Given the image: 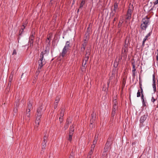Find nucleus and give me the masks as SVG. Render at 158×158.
<instances>
[{"mask_svg": "<svg viewBox=\"0 0 158 158\" xmlns=\"http://www.w3.org/2000/svg\"><path fill=\"white\" fill-rule=\"evenodd\" d=\"M43 108V106L41 105L38 108L37 111L36 113V115L37 116L35 122V130H37V128L39 125L40 118L43 113L42 110Z\"/></svg>", "mask_w": 158, "mask_h": 158, "instance_id": "f257e3e1", "label": "nucleus"}, {"mask_svg": "<svg viewBox=\"0 0 158 158\" xmlns=\"http://www.w3.org/2000/svg\"><path fill=\"white\" fill-rule=\"evenodd\" d=\"M149 23V18L146 16L142 19L140 27L142 30H146Z\"/></svg>", "mask_w": 158, "mask_h": 158, "instance_id": "f03ea898", "label": "nucleus"}, {"mask_svg": "<svg viewBox=\"0 0 158 158\" xmlns=\"http://www.w3.org/2000/svg\"><path fill=\"white\" fill-rule=\"evenodd\" d=\"M46 51L45 50V53H44L43 52H41L40 56V59L38 61L39 66L38 69H41L44 65L45 64V59H44V55L45 54Z\"/></svg>", "mask_w": 158, "mask_h": 158, "instance_id": "7ed1b4c3", "label": "nucleus"}, {"mask_svg": "<svg viewBox=\"0 0 158 158\" xmlns=\"http://www.w3.org/2000/svg\"><path fill=\"white\" fill-rule=\"evenodd\" d=\"M48 136V133L47 132H46L43 138L44 139L43 143V145L42 147V151H44V150L45 147L46 146V143L47 142V139Z\"/></svg>", "mask_w": 158, "mask_h": 158, "instance_id": "20e7f679", "label": "nucleus"}, {"mask_svg": "<svg viewBox=\"0 0 158 158\" xmlns=\"http://www.w3.org/2000/svg\"><path fill=\"white\" fill-rule=\"evenodd\" d=\"M131 6L132 7L131 8H129L128 10L126 18V19L127 20H130L131 19V14L132 13V10H133L132 5H131ZM129 8H130V7H129Z\"/></svg>", "mask_w": 158, "mask_h": 158, "instance_id": "39448f33", "label": "nucleus"}, {"mask_svg": "<svg viewBox=\"0 0 158 158\" xmlns=\"http://www.w3.org/2000/svg\"><path fill=\"white\" fill-rule=\"evenodd\" d=\"M117 106L116 103H115L113 106L112 111V112L111 118H113L117 111Z\"/></svg>", "mask_w": 158, "mask_h": 158, "instance_id": "423d86ee", "label": "nucleus"}, {"mask_svg": "<svg viewBox=\"0 0 158 158\" xmlns=\"http://www.w3.org/2000/svg\"><path fill=\"white\" fill-rule=\"evenodd\" d=\"M128 45L124 44L122 48V52L123 54H124V55L127 56V53L128 51Z\"/></svg>", "mask_w": 158, "mask_h": 158, "instance_id": "0eeeda50", "label": "nucleus"}, {"mask_svg": "<svg viewBox=\"0 0 158 158\" xmlns=\"http://www.w3.org/2000/svg\"><path fill=\"white\" fill-rule=\"evenodd\" d=\"M111 141L112 140L111 139V138H109L107 139V142L106 143L105 146L106 147H107L110 149L112 143Z\"/></svg>", "mask_w": 158, "mask_h": 158, "instance_id": "6e6552de", "label": "nucleus"}, {"mask_svg": "<svg viewBox=\"0 0 158 158\" xmlns=\"http://www.w3.org/2000/svg\"><path fill=\"white\" fill-rule=\"evenodd\" d=\"M69 49L64 48L62 52L60 54V56H62L63 57L65 56Z\"/></svg>", "mask_w": 158, "mask_h": 158, "instance_id": "1a4fd4ad", "label": "nucleus"}, {"mask_svg": "<svg viewBox=\"0 0 158 158\" xmlns=\"http://www.w3.org/2000/svg\"><path fill=\"white\" fill-rule=\"evenodd\" d=\"M151 101L152 102V103L153 104L154 106H157V107H158V101H156V99L154 98V97L152 96V98Z\"/></svg>", "mask_w": 158, "mask_h": 158, "instance_id": "9d476101", "label": "nucleus"}, {"mask_svg": "<svg viewBox=\"0 0 158 158\" xmlns=\"http://www.w3.org/2000/svg\"><path fill=\"white\" fill-rule=\"evenodd\" d=\"M148 117L147 115L144 114L141 117L140 122L141 123H143Z\"/></svg>", "mask_w": 158, "mask_h": 158, "instance_id": "9b49d317", "label": "nucleus"}, {"mask_svg": "<svg viewBox=\"0 0 158 158\" xmlns=\"http://www.w3.org/2000/svg\"><path fill=\"white\" fill-rule=\"evenodd\" d=\"M151 34V33L150 32L148 34H147V35L143 39L142 44V46L143 47L144 46L145 42L147 40L148 37L150 36Z\"/></svg>", "mask_w": 158, "mask_h": 158, "instance_id": "f8f14e48", "label": "nucleus"}, {"mask_svg": "<svg viewBox=\"0 0 158 158\" xmlns=\"http://www.w3.org/2000/svg\"><path fill=\"white\" fill-rule=\"evenodd\" d=\"M118 8V3L116 2L115 3L114 6V9H113V11L114 12V13H113V16L114 14L116 12H117V10Z\"/></svg>", "mask_w": 158, "mask_h": 158, "instance_id": "ddd939ff", "label": "nucleus"}, {"mask_svg": "<svg viewBox=\"0 0 158 158\" xmlns=\"http://www.w3.org/2000/svg\"><path fill=\"white\" fill-rule=\"evenodd\" d=\"M91 118L90 119L91 122L94 121L96 118V114L94 113V112L91 115Z\"/></svg>", "mask_w": 158, "mask_h": 158, "instance_id": "4468645a", "label": "nucleus"}, {"mask_svg": "<svg viewBox=\"0 0 158 158\" xmlns=\"http://www.w3.org/2000/svg\"><path fill=\"white\" fill-rule=\"evenodd\" d=\"M86 42H84V43L81 45V51H82V52H84V51L85 49V48L86 46Z\"/></svg>", "mask_w": 158, "mask_h": 158, "instance_id": "2eb2a0df", "label": "nucleus"}, {"mask_svg": "<svg viewBox=\"0 0 158 158\" xmlns=\"http://www.w3.org/2000/svg\"><path fill=\"white\" fill-rule=\"evenodd\" d=\"M90 54V51H89V48H87L86 52V54L85 55V57H88V58H89V56Z\"/></svg>", "mask_w": 158, "mask_h": 158, "instance_id": "dca6fc26", "label": "nucleus"}, {"mask_svg": "<svg viewBox=\"0 0 158 158\" xmlns=\"http://www.w3.org/2000/svg\"><path fill=\"white\" fill-rule=\"evenodd\" d=\"M70 42L69 41H67L66 42L64 48L68 49L69 50V48H70Z\"/></svg>", "mask_w": 158, "mask_h": 158, "instance_id": "f3484780", "label": "nucleus"}, {"mask_svg": "<svg viewBox=\"0 0 158 158\" xmlns=\"http://www.w3.org/2000/svg\"><path fill=\"white\" fill-rule=\"evenodd\" d=\"M88 59L89 58L88 57H85L84 59L82 62V65L84 67H85V66L86 64V62L88 60Z\"/></svg>", "mask_w": 158, "mask_h": 158, "instance_id": "a211bd4d", "label": "nucleus"}, {"mask_svg": "<svg viewBox=\"0 0 158 158\" xmlns=\"http://www.w3.org/2000/svg\"><path fill=\"white\" fill-rule=\"evenodd\" d=\"M64 110L63 109L61 110L60 114V117L59 118V119H60L62 117H63L64 115Z\"/></svg>", "mask_w": 158, "mask_h": 158, "instance_id": "6ab92c4d", "label": "nucleus"}, {"mask_svg": "<svg viewBox=\"0 0 158 158\" xmlns=\"http://www.w3.org/2000/svg\"><path fill=\"white\" fill-rule=\"evenodd\" d=\"M85 0H82L80 6V8H82L85 3Z\"/></svg>", "mask_w": 158, "mask_h": 158, "instance_id": "aec40b11", "label": "nucleus"}, {"mask_svg": "<svg viewBox=\"0 0 158 158\" xmlns=\"http://www.w3.org/2000/svg\"><path fill=\"white\" fill-rule=\"evenodd\" d=\"M26 115L28 118H29L30 116V110H27Z\"/></svg>", "mask_w": 158, "mask_h": 158, "instance_id": "412c9836", "label": "nucleus"}, {"mask_svg": "<svg viewBox=\"0 0 158 158\" xmlns=\"http://www.w3.org/2000/svg\"><path fill=\"white\" fill-rule=\"evenodd\" d=\"M74 130V127L73 126H71L70 128V131L69 133H72L73 134V132Z\"/></svg>", "mask_w": 158, "mask_h": 158, "instance_id": "4be33fe9", "label": "nucleus"}, {"mask_svg": "<svg viewBox=\"0 0 158 158\" xmlns=\"http://www.w3.org/2000/svg\"><path fill=\"white\" fill-rule=\"evenodd\" d=\"M32 107V104L30 102H29V103L28 104V106H27V108L28 109L27 110H30L31 109Z\"/></svg>", "mask_w": 158, "mask_h": 158, "instance_id": "5701e85b", "label": "nucleus"}, {"mask_svg": "<svg viewBox=\"0 0 158 158\" xmlns=\"http://www.w3.org/2000/svg\"><path fill=\"white\" fill-rule=\"evenodd\" d=\"M73 135V133H69V137L68 140L70 141H71L72 140V136Z\"/></svg>", "mask_w": 158, "mask_h": 158, "instance_id": "b1692460", "label": "nucleus"}, {"mask_svg": "<svg viewBox=\"0 0 158 158\" xmlns=\"http://www.w3.org/2000/svg\"><path fill=\"white\" fill-rule=\"evenodd\" d=\"M129 38L128 37H127L125 39L124 44L128 45V44L129 43Z\"/></svg>", "mask_w": 158, "mask_h": 158, "instance_id": "393cba45", "label": "nucleus"}, {"mask_svg": "<svg viewBox=\"0 0 158 158\" xmlns=\"http://www.w3.org/2000/svg\"><path fill=\"white\" fill-rule=\"evenodd\" d=\"M152 87L153 89V91L154 92H156V85L155 83H153L152 84Z\"/></svg>", "mask_w": 158, "mask_h": 158, "instance_id": "a878e982", "label": "nucleus"}, {"mask_svg": "<svg viewBox=\"0 0 158 158\" xmlns=\"http://www.w3.org/2000/svg\"><path fill=\"white\" fill-rule=\"evenodd\" d=\"M132 65L133 69L132 70V72H135L136 71V69L135 68V65L133 63H132Z\"/></svg>", "mask_w": 158, "mask_h": 158, "instance_id": "bb28decb", "label": "nucleus"}, {"mask_svg": "<svg viewBox=\"0 0 158 158\" xmlns=\"http://www.w3.org/2000/svg\"><path fill=\"white\" fill-rule=\"evenodd\" d=\"M109 149L107 147H106L105 146L104 148V151L103 153V154L105 155V153L108 151Z\"/></svg>", "mask_w": 158, "mask_h": 158, "instance_id": "cd10ccee", "label": "nucleus"}, {"mask_svg": "<svg viewBox=\"0 0 158 158\" xmlns=\"http://www.w3.org/2000/svg\"><path fill=\"white\" fill-rule=\"evenodd\" d=\"M98 135H99L98 133L97 132L95 135L94 140H97L98 139Z\"/></svg>", "mask_w": 158, "mask_h": 158, "instance_id": "c85d7f7f", "label": "nucleus"}, {"mask_svg": "<svg viewBox=\"0 0 158 158\" xmlns=\"http://www.w3.org/2000/svg\"><path fill=\"white\" fill-rule=\"evenodd\" d=\"M141 92L140 91L139 89L138 91L137 94V97H139L141 96Z\"/></svg>", "mask_w": 158, "mask_h": 158, "instance_id": "c756f323", "label": "nucleus"}, {"mask_svg": "<svg viewBox=\"0 0 158 158\" xmlns=\"http://www.w3.org/2000/svg\"><path fill=\"white\" fill-rule=\"evenodd\" d=\"M118 62L117 61H115L114 62V67L116 68L118 66Z\"/></svg>", "mask_w": 158, "mask_h": 158, "instance_id": "7c9ffc66", "label": "nucleus"}, {"mask_svg": "<svg viewBox=\"0 0 158 158\" xmlns=\"http://www.w3.org/2000/svg\"><path fill=\"white\" fill-rule=\"evenodd\" d=\"M11 77V76H10V79L9 81V83L8 84V87H10V86L11 85V81L12 79H10ZM12 76H11V79H12Z\"/></svg>", "mask_w": 158, "mask_h": 158, "instance_id": "2f4dec72", "label": "nucleus"}, {"mask_svg": "<svg viewBox=\"0 0 158 158\" xmlns=\"http://www.w3.org/2000/svg\"><path fill=\"white\" fill-rule=\"evenodd\" d=\"M16 108H14V111L15 113H17V107H18V105L17 103H16Z\"/></svg>", "mask_w": 158, "mask_h": 158, "instance_id": "473e14b6", "label": "nucleus"}, {"mask_svg": "<svg viewBox=\"0 0 158 158\" xmlns=\"http://www.w3.org/2000/svg\"><path fill=\"white\" fill-rule=\"evenodd\" d=\"M34 39V36L33 35H31L29 37V40L33 41Z\"/></svg>", "mask_w": 158, "mask_h": 158, "instance_id": "72a5a7b5", "label": "nucleus"}, {"mask_svg": "<svg viewBox=\"0 0 158 158\" xmlns=\"http://www.w3.org/2000/svg\"><path fill=\"white\" fill-rule=\"evenodd\" d=\"M23 31H21V30H20L19 32V37L18 38V39H19L20 38V36H21V35L23 33Z\"/></svg>", "mask_w": 158, "mask_h": 158, "instance_id": "f704fd0d", "label": "nucleus"}, {"mask_svg": "<svg viewBox=\"0 0 158 158\" xmlns=\"http://www.w3.org/2000/svg\"><path fill=\"white\" fill-rule=\"evenodd\" d=\"M51 37L50 36H49V37H48L47 38V40H48V44L49 45L50 44V40H51Z\"/></svg>", "mask_w": 158, "mask_h": 158, "instance_id": "c9c22d12", "label": "nucleus"}, {"mask_svg": "<svg viewBox=\"0 0 158 158\" xmlns=\"http://www.w3.org/2000/svg\"><path fill=\"white\" fill-rule=\"evenodd\" d=\"M59 98H57L55 101V104H57L58 103L59 101Z\"/></svg>", "mask_w": 158, "mask_h": 158, "instance_id": "e433bc0d", "label": "nucleus"}, {"mask_svg": "<svg viewBox=\"0 0 158 158\" xmlns=\"http://www.w3.org/2000/svg\"><path fill=\"white\" fill-rule=\"evenodd\" d=\"M17 54V52L15 49H14L12 53V55H16Z\"/></svg>", "mask_w": 158, "mask_h": 158, "instance_id": "4c0bfd02", "label": "nucleus"}, {"mask_svg": "<svg viewBox=\"0 0 158 158\" xmlns=\"http://www.w3.org/2000/svg\"><path fill=\"white\" fill-rule=\"evenodd\" d=\"M70 122H70L69 121H68V119H67L66 122V124L65 125V126L67 127L68 126V124H69V123Z\"/></svg>", "mask_w": 158, "mask_h": 158, "instance_id": "58836bf2", "label": "nucleus"}, {"mask_svg": "<svg viewBox=\"0 0 158 158\" xmlns=\"http://www.w3.org/2000/svg\"><path fill=\"white\" fill-rule=\"evenodd\" d=\"M141 96V99L142 100V101H143V102H144V95H143V94H142Z\"/></svg>", "mask_w": 158, "mask_h": 158, "instance_id": "ea45409f", "label": "nucleus"}, {"mask_svg": "<svg viewBox=\"0 0 158 158\" xmlns=\"http://www.w3.org/2000/svg\"><path fill=\"white\" fill-rule=\"evenodd\" d=\"M94 121L91 122V119L90 120V127H93V123H94Z\"/></svg>", "mask_w": 158, "mask_h": 158, "instance_id": "a19ab883", "label": "nucleus"}, {"mask_svg": "<svg viewBox=\"0 0 158 158\" xmlns=\"http://www.w3.org/2000/svg\"><path fill=\"white\" fill-rule=\"evenodd\" d=\"M97 140H94L93 142V145H94L95 146V144L97 143Z\"/></svg>", "mask_w": 158, "mask_h": 158, "instance_id": "79ce46f5", "label": "nucleus"}, {"mask_svg": "<svg viewBox=\"0 0 158 158\" xmlns=\"http://www.w3.org/2000/svg\"><path fill=\"white\" fill-rule=\"evenodd\" d=\"M142 102L143 104V106H146L145 102V101L144 100V102H143V101H142Z\"/></svg>", "mask_w": 158, "mask_h": 158, "instance_id": "37998d69", "label": "nucleus"}, {"mask_svg": "<svg viewBox=\"0 0 158 158\" xmlns=\"http://www.w3.org/2000/svg\"><path fill=\"white\" fill-rule=\"evenodd\" d=\"M140 91L141 92V94H143V89H142V87H140Z\"/></svg>", "mask_w": 158, "mask_h": 158, "instance_id": "c03bdc74", "label": "nucleus"}, {"mask_svg": "<svg viewBox=\"0 0 158 158\" xmlns=\"http://www.w3.org/2000/svg\"><path fill=\"white\" fill-rule=\"evenodd\" d=\"M33 41L29 40V43L30 44V46H31V45H33Z\"/></svg>", "mask_w": 158, "mask_h": 158, "instance_id": "a18cd8bd", "label": "nucleus"}, {"mask_svg": "<svg viewBox=\"0 0 158 158\" xmlns=\"http://www.w3.org/2000/svg\"><path fill=\"white\" fill-rule=\"evenodd\" d=\"M92 152L91 151H90L89 152V155H88V156H89V158H90V155H91V154H92Z\"/></svg>", "mask_w": 158, "mask_h": 158, "instance_id": "49530a36", "label": "nucleus"}, {"mask_svg": "<svg viewBox=\"0 0 158 158\" xmlns=\"http://www.w3.org/2000/svg\"><path fill=\"white\" fill-rule=\"evenodd\" d=\"M158 4V0H156L154 2V5H156Z\"/></svg>", "mask_w": 158, "mask_h": 158, "instance_id": "de8ad7c7", "label": "nucleus"}, {"mask_svg": "<svg viewBox=\"0 0 158 158\" xmlns=\"http://www.w3.org/2000/svg\"><path fill=\"white\" fill-rule=\"evenodd\" d=\"M57 104H55L54 105V109H56V107H57Z\"/></svg>", "mask_w": 158, "mask_h": 158, "instance_id": "09e8293b", "label": "nucleus"}, {"mask_svg": "<svg viewBox=\"0 0 158 158\" xmlns=\"http://www.w3.org/2000/svg\"><path fill=\"white\" fill-rule=\"evenodd\" d=\"M122 24V23H120V22L119 23V24L118 25V26L119 27H120L121 26Z\"/></svg>", "mask_w": 158, "mask_h": 158, "instance_id": "8fccbe9b", "label": "nucleus"}, {"mask_svg": "<svg viewBox=\"0 0 158 158\" xmlns=\"http://www.w3.org/2000/svg\"><path fill=\"white\" fill-rule=\"evenodd\" d=\"M135 72H132V76L133 77H135Z\"/></svg>", "mask_w": 158, "mask_h": 158, "instance_id": "3c124183", "label": "nucleus"}, {"mask_svg": "<svg viewBox=\"0 0 158 158\" xmlns=\"http://www.w3.org/2000/svg\"><path fill=\"white\" fill-rule=\"evenodd\" d=\"M25 27H23V26H22L21 27V30H22V31H23V30L25 29Z\"/></svg>", "mask_w": 158, "mask_h": 158, "instance_id": "603ef678", "label": "nucleus"}, {"mask_svg": "<svg viewBox=\"0 0 158 158\" xmlns=\"http://www.w3.org/2000/svg\"><path fill=\"white\" fill-rule=\"evenodd\" d=\"M156 80L155 79H153V83H155Z\"/></svg>", "mask_w": 158, "mask_h": 158, "instance_id": "864d4df0", "label": "nucleus"}, {"mask_svg": "<svg viewBox=\"0 0 158 158\" xmlns=\"http://www.w3.org/2000/svg\"><path fill=\"white\" fill-rule=\"evenodd\" d=\"M95 146L94 145H93V144L92 145L91 148H94L95 147Z\"/></svg>", "mask_w": 158, "mask_h": 158, "instance_id": "5fc2aeb1", "label": "nucleus"}, {"mask_svg": "<svg viewBox=\"0 0 158 158\" xmlns=\"http://www.w3.org/2000/svg\"><path fill=\"white\" fill-rule=\"evenodd\" d=\"M69 158H73V156L72 155V154H70V156Z\"/></svg>", "mask_w": 158, "mask_h": 158, "instance_id": "6e6d98bb", "label": "nucleus"}, {"mask_svg": "<svg viewBox=\"0 0 158 158\" xmlns=\"http://www.w3.org/2000/svg\"><path fill=\"white\" fill-rule=\"evenodd\" d=\"M26 25V23H23V25L22 26H23V27H25Z\"/></svg>", "mask_w": 158, "mask_h": 158, "instance_id": "4d7b16f0", "label": "nucleus"}, {"mask_svg": "<svg viewBox=\"0 0 158 158\" xmlns=\"http://www.w3.org/2000/svg\"><path fill=\"white\" fill-rule=\"evenodd\" d=\"M139 84L140 85V87H142V84H141V83L140 82V81H139Z\"/></svg>", "mask_w": 158, "mask_h": 158, "instance_id": "13d9d810", "label": "nucleus"}, {"mask_svg": "<svg viewBox=\"0 0 158 158\" xmlns=\"http://www.w3.org/2000/svg\"><path fill=\"white\" fill-rule=\"evenodd\" d=\"M70 154H72L73 156L74 155V153L73 152V151H72L71 153Z\"/></svg>", "mask_w": 158, "mask_h": 158, "instance_id": "bf43d9fd", "label": "nucleus"}, {"mask_svg": "<svg viewBox=\"0 0 158 158\" xmlns=\"http://www.w3.org/2000/svg\"><path fill=\"white\" fill-rule=\"evenodd\" d=\"M94 150V148H91V150H90V151L92 152H93V151Z\"/></svg>", "mask_w": 158, "mask_h": 158, "instance_id": "052dcab7", "label": "nucleus"}, {"mask_svg": "<svg viewBox=\"0 0 158 158\" xmlns=\"http://www.w3.org/2000/svg\"><path fill=\"white\" fill-rule=\"evenodd\" d=\"M153 79H155V76L154 74L153 75Z\"/></svg>", "mask_w": 158, "mask_h": 158, "instance_id": "680f3d73", "label": "nucleus"}, {"mask_svg": "<svg viewBox=\"0 0 158 158\" xmlns=\"http://www.w3.org/2000/svg\"><path fill=\"white\" fill-rule=\"evenodd\" d=\"M156 60L158 61V55H157V56H156Z\"/></svg>", "mask_w": 158, "mask_h": 158, "instance_id": "e2e57ef3", "label": "nucleus"}, {"mask_svg": "<svg viewBox=\"0 0 158 158\" xmlns=\"http://www.w3.org/2000/svg\"><path fill=\"white\" fill-rule=\"evenodd\" d=\"M48 40H46V42L47 43H48Z\"/></svg>", "mask_w": 158, "mask_h": 158, "instance_id": "0e129e2a", "label": "nucleus"}, {"mask_svg": "<svg viewBox=\"0 0 158 158\" xmlns=\"http://www.w3.org/2000/svg\"><path fill=\"white\" fill-rule=\"evenodd\" d=\"M116 18H115L114 19V21H115L116 20Z\"/></svg>", "mask_w": 158, "mask_h": 158, "instance_id": "69168bd1", "label": "nucleus"}, {"mask_svg": "<svg viewBox=\"0 0 158 158\" xmlns=\"http://www.w3.org/2000/svg\"><path fill=\"white\" fill-rule=\"evenodd\" d=\"M61 118L60 119H59L60 122H61Z\"/></svg>", "mask_w": 158, "mask_h": 158, "instance_id": "338daca9", "label": "nucleus"}, {"mask_svg": "<svg viewBox=\"0 0 158 158\" xmlns=\"http://www.w3.org/2000/svg\"><path fill=\"white\" fill-rule=\"evenodd\" d=\"M157 55H158V49L157 50Z\"/></svg>", "mask_w": 158, "mask_h": 158, "instance_id": "774afa93", "label": "nucleus"}]
</instances>
